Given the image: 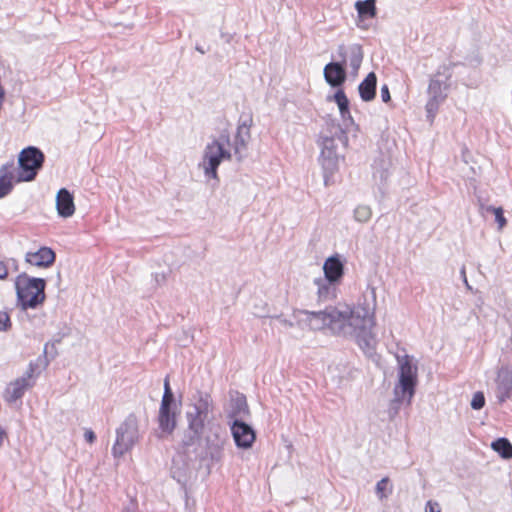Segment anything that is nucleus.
Segmentation results:
<instances>
[{
  "label": "nucleus",
  "instance_id": "obj_1",
  "mask_svg": "<svg viewBox=\"0 0 512 512\" xmlns=\"http://www.w3.org/2000/svg\"><path fill=\"white\" fill-rule=\"evenodd\" d=\"M307 315V320L313 330L328 328L336 333L349 325L354 329V332H358L372 330L375 325L373 315L365 309L353 310L349 314L337 309H330L321 312H307Z\"/></svg>",
  "mask_w": 512,
  "mask_h": 512
},
{
  "label": "nucleus",
  "instance_id": "obj_2",
  "mask_svg": "<svg viewBox=\"0 0 512 512\" xmlns=\"http://www.w3.org/2000/svg\"><path fill=\"white\" fill-rule=\"evenodd\" d=\"M340 62H330L324 67V78L332 87L341 86L346 80L345 66L349 64L357 71L363 61V51L360 45H340L337 50Z\"/></svg>",
  "mask_w": 512,
  "mask_h": 512
},
{
  "label": "nucleus",
  "instance_id": "obj_3",
  "mask_svg": "<svg viewBox=\"0 0 512 512\" xmlns=\"http://www.w3.org/2000/svg\"><path fill=\"white\" fill-rule=\"evenodd\" d=\"M45 281L20 274L16 278L15 288L17 299L23 309L36 308L45 300Z\"/></svg>",
  "mask_w": 512,
  "mask_h": 512
},
{
  "label": "nucleus",
  "instance_id": "obj_4",
  "mask_svg": "<svg viewBox=\"0 0 512 512\" xmlns=\"http://www.w3.org/2000/svg\"><path fill=\"white\" fill-rule=\"evenodd\" d=\"M139 440V424L135 414H129L116 431V440L112 447L115 458L124 456L131 451Z\"/></svg>",
  "mask_w": 512,
  "mask_h": 512
},
{
  "label": "nucleus",
  "instance_id": "obj_5",
  "mask_svg": "<svg viewBox=\"0 0 512 512\" xmlns=\"http://www.w3.org/2000/svg\"><path fill=\"white\" fill-rule=\"evenodd\" d=\"M44 162V154L34 146L24 148L18 156L19 171L16 182L33 181Z\"/></svg>",
  "mask_w": 512,
  "mask_h": 512
},
{
  "label": "nucleus",
  "instance_id": "obj_6",
  "mask_svg": "<svg viewBox=\"0 0 512 512\" xmlns=\"http://www.w3.org/2000/svg\"><path fill=\"white\" fill-rule=\"evenodd\" d=\"M41 365L42 361L40 359L35 362H30L25 375L15 379L7 385L3 394L6 402H16L23 397L28 389L34 386L36 378L41 372Z\"/></svg>",
  "mask_w": 512,
  "mask_h": 512
},
{
  "label": "nucleus",
  "instance_id": "obj_7",
  "mask_svg": "<svg viewBox=\"0 0 512 512\" xmlns=\"http://www.w3.org/2000/svg\"><path fill=\"white\" fill-rule=\"evenodd\" d=\"M417 383V367L411 364L408 356L400 362L399 382L395 387V394L399 401L407 400L408 403L415 393Z\"/></svg>",
  "mask_w": 512,
  "mask_h": 512
},
{
  "label": "nucleus",
  "instance_id": "obj_8",
  "mask_svg": "<svg viewBox=\"0 0 512 512\" xmlns=\"http://www.w3.org/2000/svg\"><path fill=\"white\" fill-rule=\"evenodd\" d=\"M231 153L224 148V144L214 140L204 150L202 166L205 174L213 179H218L217 168L223 160H230Z\"/></svg>",
  "mask_w": 512,
  "mask_h": 512
},
{
  "label": "nucleus",
  "instance_id": "obj_9",
  "mask_svg": "<svg viewBox=\"0 0 512 512\" xmlns=\"http://www.w3.org/2000/svg\"><path fill=\"white\" fill-rule=\"evenodd\" d=\"M211 411L210 402L201 398L195 405L194 411L187 414L188 427L194 434L200 436L205 428V423Z\"/></svg>",
  "mask_w": 512,
  "mask_h": 512
},
{
  "label": "nucleus",
  "instance_id": "obj_10",
  "mask_svg": "<svg viewBox=\"0 0 512 512\" xmlns=\"http://www.w3.org/2000/svg\"><path fill=\"white\" fill-rule=\"evenodd\" d=\"M231 433L237 447L249 449L256 440V433L251 426L243 421L235 420L231 425Z\"/></svg>",
  "mask_w": 512,
  "mask_h": 512
},
{
  "label": "nucleus",
  "instance_id": "obj_11",
  "mask_svg": "<svg viewBox=\"0 0 512 512\" xmlns=\"http://www.w3.org/2000/svg\"><path fill=\"white\" fill-rule=\"evenodd\" d=\"M55 252L47 246L40 247L36 251H29L25 255V262L37 268H48L55 261Z\"/></svg>",
  "mask_w": 512,
  "mask_h": 512
},
{
  "label": "nucleus",
  "instance_id": "obj_12",
  "mask_svg": "<svg viewBox=\"0 0 512 512\" xmlns=\"http://www.w3.org/2000/svg\"><path fill=\"white\" fill-rule=\"evenodd\" d=\"M173 402H161L158 424L162 433L172 434L177 425L176 413L172 410Z\"/></svg>",
  "mask_w": 512,
  "mask_h": 512
},
{
  "label": "nucleus",
  "instance_id": "obj_13",
  "mask_svg": "<svg viewBox=\"0 0 512 512\" xmlns=\"http://www.w3.org/2000/svg\"><path fill=\"white\" fill-rule=\"evenodd\" d=\"M17 179L14 163H6L0 167V199L4 198L13 190Z\"/></svg>",
  "mask_w": 512,
  "mask_h": 512
},
{
  "label": "nucleus",
  "instance_id": "obj_14",
  "mask_svg": "<svg viewBox=\"0 0 512 512\" xmlns=\"http://www.w3.org/2000/svg\"><path fill=\"white\" fill-rule=\"evenodd\" d=\"M497 397L499 402L503 403L511 397L512 394V370L502 368L499 370L497 379Z\"/></svg>",
  "mask_w": 512,
  "mask_h": 512
},
{
  "label": "nucleus",
  "instance_id": "obj_15",
  "mask_svg": "<svg viewBox=\"0 0 512 512\" xmlns=\"http://www.w3.org/2000/svg\"><path fill=\"white\" fill-rule=\"evenodd\" d=\"M323 271L330 283L338 282L344 275V265L338 256H331L324 262Z\"/></svg>",
  "mask_w": 512,
  "mask_h": 512
},
{
  "label": "nucleus",
  "instance_id": "obj_16",
  "mask_svg": "<svg viewBox=\"0 0 512 512\" xmlns=\"http://www.w3.org/2000/svg\"><path fill=\"white\" fill-rule=\"evenodd\" d=\"M376 84V74L370 72L359 85V94L363 101L369 102L375 98Z\"/></svg>",
  "mask_w": 512,
  "mask_h": 512
},
{
  "label": "nucleus",
  "instance_id": "obj_17",
  "mask_svg": "<svg viewBox=\"0 0 512 512\" xmlns=\"http://www.w3.org/2000/svg\"><path fill=\"white\" fill-rule=\"evenodd\" d=\"M355 8L361 18H374L377 14L376 0H359L355 3Z\"/></svg>",
  "mask_w": 512,
  "mask_h": 512
},
{
  "label": "nucleus",
  "instance_id": "obj_18",
  "mask_svg": "<svg viewBox=\"0 0 512 512\" xmlns=\"http://www.w3.org/2000/svg\"><path fill=\"white\" fill-rule=\"evenodd\" d=\"M250 138V127L246 125L238 126L235 138V154H240L246 148L247 141Z\"/></svg>",
  "mask_w": 512,
  "mask_h": 512
},
{
  "label": "nucleus",
  "instance_id": "obj_19",
  "mask_svg": "<svg viewBox=\"0 0 512 512\" xmlns=\"http://www.w3.org/2000/svg\"><path fill=\"white\" fill-rule=\"evenodd\" d=\"M371 331L372 330L355 332L357 344L365 351L372 350L375 347L376 342Z\"/></svg>",
  "mask_w": 512,
  "mask_h": 512
},
{
  "label": "nucleus",
  "instance_id": "obj_20",
  "mask_svg": "<svg viewBox=\"0 0 512 512\" xmlns=\"http://www.w3.org/2000/svg\"><path fill=\"white\" fill-rule=\"evenodd\" d=\"M491 447L503 458H512V444L506 438L497 439L491 444Z\"/></svg>",
  "mask_w": 512,
  "mask_h": 512
},
{
  "label": "nucleus",
  "instance_id": "obj_21",
  "mask_svg": "<svg viewBox=\"0 0 512 512\" xmlns=\"http://www.w3.org/2000/svg\"><path fill=\"white\" fill-rule=\"evenodd\" d=\"M334 101L338 105L341 116L343 118L347 116L350 117L349 100L342 89L336 91L334 94Z\"/></svg>",
  "mask_w": 512,
  "mask_h": 512
},
{
  "label": "nucleus",
  "instance_id": "obj_22",
  "mask_svg": "<svg viewBox=\"0 0 512 512\" xmlns=\"http://www.w3.org/2000/svg\"><path fill=\"white\" fill-rule=\"evenodd\" d=\"M392 485L389 478L384 477L376 484V494L379 499L387 498L392 493Z\"/></svg>",
  "mask_w": 512,
  "mask_h": 512
},
{
  "label": "nucleus",
  "instance_id": "obj_23",
  "mask_svg": "<svg viewBox=\"0 0 512 512\" xmlns=\"http://www.w3.org/2000/svg\"><path fill=\"white\" fill-rule=\"evenodd\" d=\"M446 99V96H436V97H430L426 104V110L428 113V116L431 118V120L434 119L436 113L438 112L440 103L443 102Z\"/></svg>",
  "mask_w": 512,
  "mask_h": 512
},
{
  "label": "nucleus",
  "instance_id": "obj_24",
  "mask_svg": "<svg viewBox=\"0 0 512 512\" xmlns=\"http://www.w3.org/2000/svg\"><path fill=\"white\" fill-rule=\"evenodd\" d=\"M487 211L492 212L495 215V220L498 223V228L499 230H502L507 224V220L503 214V209L501 207L496 208L490 206L487 208Z\"/></svg>",
  "mask_w": 512,
  "mask_h": 512
},
{
  "label": "nucleus",
  "instance_id": "obj_25",
  "mask_svg": "<svg viewBox=\"0 0 512 512\" xmlns=\"http://www.w3.org/2000/svg\"><path fill=\"white\" fill-rule=\"evenodd\" d=\"M371 214L372 213H371L370 208L366 207V206L357 207L354 211L356 220H358L360 222L368 221L371 217Z\"/></svg>",
  "mask_w": 512,
  "mask_h": 512
},
{
  "label": "nucleus",
  "instance_id": "obj_26",
  "mask_svg": "<svg viewBox=\"0 0 512 512\" xmlns=\"http://www.w3.org/2000/svg\"><path fill=\"white\" fill-rule=\"evenodd\" d=\"M12 322L7 311H0V332H7L11 329Z\"/></svg>",
  "mask_w": 512,
  "mask_h": 512
},
{
  "label": "nucleus",
  "instance_id": "obj_27",
  "mask_svg": "<svg viewBox=\"0 0 512 512\" xmlns=\"http://www.w3.org/2000/svg\"><path fill=\"white\" fill-rule=\"evenodd\" d=\"M428 91L431 97L446 96L442 93V82L439 80H431L428 86Z\"/></svg>",
  "mask_w": 512,
  "mask_h": 512
},
{
  "label": "nucleus",
  "instance_id": "obj_28",
  "mask_svg": "<svg viewBox=\"0 0 512 512\" xmlns=\"http://www.w3.org/2000/svg\"><path fill=\"white\" fill-rule=\"evenodd\" d=\"M75 212V206L73 203V196L66 190V198H65V215L66 218L70 217Z\"/></svg>",
  "mask_w": 512,
  "mask_h": 512
},
{
  "label": "nucleus",
  "instance_id": "obj_29",
  "mask_svg": "<svg viewBox=\"0 0 512 512\" xmlns=\"http://www.w3.org/2000/svg\"><path fill=\"white\" fill-rule=\"evenodd\" d=\"M161 402H174V395L172 393L169 377L167 376L164 380V394Z\"/></svg>",
  "mask_w": 512,
  "mask_h": 512
},
{
  "label": "nucleus",
  "instance_id": "obj_30",
  "mask_svg": "<svg viewBox=\"0 0 512 512\" xmlns=\"http://www.w3.org/2000/svg\"><path fill=\"white\" fill-rule=\"evenodd\" d=\"M485 404V398H484V395L482 392H477L474 394L473 398H472V401H471V406L473 409H481Z\"/></svg>",
  "mask_w": 512,
  "mask_h": 512
},
{
  "label": "nucleus",
  "instance_id": "obj_31",
  "mask_svg": "<svg viewBox=\"0 0 512 512\" xmlns=\"http://www.w3.org/2000/svg\"><path fill=\"white\" fill-rule=\"evenodd\" d=\"M56 206L58 213L64 216V188L60 189L57 193Z\"/></svg>",
  "mask_w": 512,
  "mask_h": 512
},
{
  "label": "nucleus",
  "instance_id": "obj_32",
  "mask_svg": "<svg viewBox=\"0 0 512 512\" xmlns=\"http://www.w3.org/2000/svg\"><path fill=\"white\" fill-rule=\"evenodd\" d=\"M9 276V267L6 261L0 260V280H6Z\"/></svg>",
  "mask_w": 512,
  "mask_h": 512
},
{
  "label": "nucleus",
  "instance_id": "obj_33",
  "mask_svg": "<svg viewBox=\"0 0 512 512\" xmlns=\"http://www.w3.org/2000/svg\"><path fill=\"white\" fill-rule=\"evenodd\" d=\"M425 512H441V508L437 502L430 500L425 505Z\"/></svg>",
  "mask_w": 512,
  "mask_h": 512
},
{
  "label": "nucleus",
  "instance_id": "obj_34",
  "mask_svg": "<svg viewBox=\"0 0 512 512\" xmlns=\"http://www.w3.org/2000/svg\"><path fill=\"white\" fill-rule=\"evenodd\" d=\"M84 438L85 440L89 443V444H92L95 439H96V436H95V433L90 430V429H87L85 432H84Z\"/></svg>",
  "mask_w": 512,
  "mask_h": 512
},
{
  "label": "nucleus",
  "instance_id": "obj_35",
  "mask_svg": "<svg viewBox=\"0 0 512 512\" xmlns=\"http://www.w3.org/2000/svg\"><path fill=\"white\" fill-rule=\"evenodd\" d=\"M381 97L384 102H388L390 100V92L386 85L381 88Z\"/></svg>",
  "mask_w": 512,
  "mask_h": 512
},
{
  "label": "nucleus",
  "instance_id": "obj_36",
  "mask_svg": "<svg viewBox=\"0 0 512 512\" xmlns=\"http://www.w3.org/2000/svg\"><path fill=\"white\" fill-rule=\"evenodd\" d=\"M214 436H215V439L212 441V445L215 446L216 448H220L221 444H222L220 436L217 433H215Z\"/></svg>",
  "mask_w": 512,
  "mask_h": 512
},
{
  "label": "nucleus",
  "instance_id": "obj_37",
  "mask_svg": "<svg viewBox=\"0 0 512 512\" xmlns=\"http://www.w3.org/2000/svg\"><path fill=\"white\" fill-rule=\"evenodd\" d=\"M7 438L6 431L0 426V447L2 446L4 440Z\"/></svg>",
  "mask_w": 512,
  "mask_h": 512
},
{
  "label": "nucleus",
  "instance_id": "obj_38",
  "mask_svg": "<svg viewBox=\"0 0 512 512\" xmlns=\"http://www.w3.org/2000/svg\"><path fill=\"white\" fill-rule=\"evenodd\" d=\"M221 139H223V140L225 139V141H226V142H228V141H229L228 136H224V135H222V136H221Z\"/></svg>",
  "mask_w": 512,
  "mask_h": 512
}]
</instances>
